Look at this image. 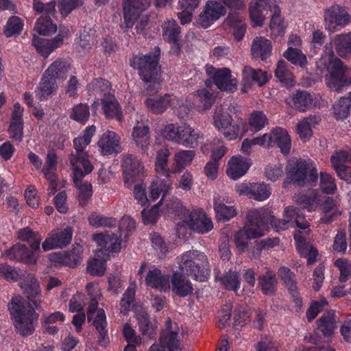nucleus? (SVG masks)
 Masks as SVG:
<instances>
[{"mask_svg": "<svg viewBox=\"0 0 351 351\" xmlns=\"http://www.w3.org/2000/svg\"><path fill=\"white\" fill-rule=\"evenodd\" d=\"M351 60V32L340 33L333 36L329 43L324 46L323 54L318 67L322 70L328 69L331 62L337 69L346 68V64L340 59Z\"/></svg>", "mask_w": 351, "mask_h": 351, "instance_id": "f257e3e1", "label": "nucleus"}, {"mask_svg": "<svg viewBox=\"0 0 351 351\" xmlns=\"http://www.w3.org/2000/svg\"><path fill=\"white\" fill-rule=\"evenodd\" d=\"M160 48L156 47L153 51L146 55H137L130 59V65L139 71L141 80L146 84L149 94H153L160 88V67L158 60Z\"/></svg>", "mask_w": 351, "mask_h": 351, "instance_id": "f03ea898", "label": "nucleus"}, {"mask_svg": "<svg viewBox=\"0 0 351 351\" xmlns=\"http://www.w3.org/2000/svg\"><path fill=\"white\" fill-rule=\"evenodd\" d=\"M8 308L17 332L24 337L31 335L35 330L38 315L29 302L16 295L12 298Z\"/></svg>", "mask_w": 351, "mask_h": 351, "instance_id": "7ed1b4c3", "label": "nucleus"}, {"mask_svg": "<svg viewBox=\"0 0 351 351\" xmlns=\"http://www.w3.org/2000/svg\"><path fill=\"white\" fill-rule=\"evenodd\" d=\"M287 178L283 182L286 187L289 182L298 186H314L318 180L316 165L311 160L290 159L285 167Z\"/></svg>", "mask_w": 351, "mask_h": 351, "instance_id": "20e7f679", "label": "nucleus"}, {"mask_svg": "<svg viewBox=\"0 0 351 351\" xmlns=\"http://www.w3.org/2000/svg\"><path fill=\"white\" fill-rule=\"evenodd\" d=\"M170 156V152L168 149H161L158 151L156 161L155 171L160 176H164V178L158 177L152 182L150 186L149 196L152 200L158 199L160 194L162 198L160 201H162L165 195L171 189L172 181L171 178L175 172H173V165L169 168L168 166V160Z\"/></svg>", "mask_w": 351, "mask_h": 351, "instance_id": "39448f33", "label": "nucleus"}, {"mask_svg": "<svg viewBox=\"0 0 351 351\" xmlns=\"http://www.w3.org/2000/svg\"><path fill=\"white\" fill-rule=\"evenodd\" d=\"M167 207L176 213L183 223L199 234H205L213 228L210 218L201 210L190 211L182 206L180 200L176 198L167 204Z\"/></svg>", "mask_w": 351, "mask_h": 351, "instance_id": "423d86ee", "label": "nucleus"}, {"mask_svg": "<svg viewBox=\"0 0 351 351\" xmlns=\"http://www.w3.org/2000/svg\"><path fill=\"white\" fill-rule=\"evenodd\" d=\"M265 213V211H258V210L247 213L248 223L243 230L238 231L234 236L235 245L240 252L245 250L251 239L259 238L265 234L266 231Z\"/></svg>", "mask_w": 351, "mask_h": 351, "instance_id": "0eeeda50", "label": "nucleus"}, {"mask_svg": "<svg viewBox=\"0 0 351 351\" xmlns=\"http://www.w3.org/2000/svg\"><path fill=\"white\" fill-rule=\"evenodd\" d=\"M213 122L214 126L228 141L237 139L239 136H243L247 131L243 120L234 122L228 110L221 106L215 107Z\"/></svg>", "mask_w": 351, "mask_h": 351, "instance_id": "6e6552de", "label": "nucleus"}, {"mask_svg": "<svg viewBox=\"0 0 351 351\" xmlns=\"http://www.w3.org/2000/svg\"><path fill=\"white\" fill-rule=\"evenodd\" d=\"M180 269L183 274L193 276L200 282L204 281L210 274L206 256L196 250L188 251L182 254Z\"/></svg>", "mask_w": 351, "mask_h": 351, "instance_id": "1a4fd4ad", "label": "nucleus"}, {"mask_svg": "<svg viewBox=\"0 0 351 351\" xmlns=\"http://www.w3.org/2000/svg\"><path fill=\"white\" fill-rule=\"evenodd\" d=\"M0 278L7 281L21 279L20 287L31 300L40 293V285L32 274H22L21 270L6 263H0Z\"/></svg>", "mask_w": 351, "mask_h": 351, "instance_id": "9d476101", "label": "nucleus"}, {"mask_svg": "<svg viewBox=\"0 0 351 351\" xmlns=\"http://www.w3.org/2000/svg\"><path fill=\"white\" fill-rule=\"evenodd\" d=\"M95 130L94 125L89 126L86 128L82 136L74 138L75 152L69 156L70 165L73 169H84L85 173H90L93 171V167L84 149L90 143Z\"/></svg>", "mask_w": 351, "mask_h": 351, "instance_id": "9b49d317", "label": "nucleus"}, {"mask_svg": "<svg viewBox=\"0 0 351 351\" xmlns=\"http://www.w3.org/2000/svg\"><path fill=\"white\" fill-rule=\"evenodd\" d=\"M34 10L38 13H42L43 15L38 19L34 27V29L40 35L49 36L55 33L57 27L51 21V17L56 14V2L51 1L44 4L40 0H34Z\"/></svg>", "mask_w": 351, "mask_h": 351, "instance_id": "f8f14e48", "label": "nucleus"}, {"mask_svg": "<svg viewBox=\"0 0 351 351\" xmlns=\"http://www.w3.org/2000/svg\"><path fill=\"white\" fill-rule=\"evenodd\" d=\"M351 23V16L345 7L333 4L324 12V25L329 33H334Z\"/></svg>", "mask_w": 351, "mask_h": 351, "instance_id": "ddd939ff", "label": "nucleus"}, {"mask_svg": "<svg viewBox=\"0 0 351 351\" xmlns=\"http://www.w3.org/2000/svg\"><path fill=\"white\" fill-rule=\"evenodd\" d=\"M145 104L149 112L156 114H162L169 107L178 108L179 113H180V111H184L185 114H187L189 111L186 106L180 104V101L177 97L171 94H165L160 97H147Z\"/></svg>", "mask_w": 351, "mask_h": 351, "instance_id": "4468645a", "label": "nucleus"}, {"mask_svg": "<svg viewBox=\"0 0 351 351\" xmlns=\"http://www.w3.org/2000/svg\"><path fill=\"white\" fill-rule=\"evenodd\" d=\"M226 12V8L219 1L208 0L202 7L196 23L202 28L207 29L225 16Z\"/></svg>", "mask_w": 351, "mask_h": 351, "instance_id": "2eb2a0df", "label": "nucleus"}, {"mask_svg": "<svg viewBox=\"0 0 351 351\" xmlns=\"http://www.w3.org/2000/svg\"><path fill=\"white\" fill-rule=\"evenodd\" d=\"M254 143L265 147L276 144L284 154H287L291 149V138L287 132L281 128H276L261 137L254 138Z\"/></svg>", "mask_w": 351, "mask_h": 351, "instance_id": "dca6fc26", "label": "nucleus"}, {"mask_svg": "<svg viewBox=\"0 0 351 351\" xmlns=\"http://www.w3.org/2000/svg\"><path fill=\"white\" fill-rule=\"evenodd\" d=\"M121 234L104 231L93 234V239L97 243V252L109 257L111 254L119 253L121 249Z\"/></svg>", "mask_w": 351, "mask_h": 351, "instance_id": "f3484780", "label": "nucleus"}, {"mask_svg": "<svg viewBox=\"0 0 351 351\" xmlns=\"http://www.w3.org/2000/svg\"><path fill=\"white\" fill-rule=\"evenodd\" d=\"M121 167L124 181L128 188L141 180L143 176L144 167L136 156L132 154L123 156Z\"/></svg>", "mask_w": 351, "mask_h": 351, "instance_id": "a211bd4d", "label": "nucleus"}, {"mask_svg": "<svg viewBox=\"0 0 351 351\" xmlns=\"http://www.w3.org/2000/svg\"><path fill=\"white\" fill-rule=\"evenodd\" d=\"M180 341L181 335L178 324L173 323L168 317L159 337L160 346L167 348L168 351H179L182 350Z\"/></svg>", "mask_w": 351, "mask_h": 351, "instance_id": "6ab92c4d", "label": "nucleus"}, {"mask_svg": "<svg viewBox=\"0 0 351 351\" xmlns=\"http://www.w3.org/2000/svg\"><path fill=\"white\" fill-rule=\"evenodd\" d=\"M207 75L213 79V82L219 89L224 91L234 92L237 88V82L231 77V72L227 68L216 70L211 65L205 66Z\"/></svg>", "mask_w": 351, "mask_h": 351, "instance_id": "aec40b11", "label": "nucleus"}, {"mask_svg": "<svg viewBox=\"0 0 351 351\" xmlns=\"http://www.w3.org/2000/svg\"><path fill=\"white\" fill-rule=\"evenodd\" d=\"M332 71L325 77L326 86L332 90L339 93L344 86L351 84V69L346 65V68L337 69L334 62H331Z\"/></svg>", "mask_w": 351, "mask_h": 351, "instance_id": "412c9836", "label": "nucleus"}, {"mask_svg": "<svg viewBox=\"0 0 351 351\" xmlns=\"http://www.w3.org/2000/svg\"><path fill=\"white\" fill-rule=\"evenodd\" d=\"M68 34L69 29L66 27H61L58 34L54 38L45 41L34 37L32 43L37 51L43 57L47 58L53 50L62 45L63 40L67 37Z\"/></svg>", "mask_w": 351, "mask_h": 351, "instance_id": "4be33fe9", "label": "nucleus"}, {"mask_svg": "<svg viewBox=\"0 0 351 351\" xmlns=\"http://www.w3.org/2000/svg\"><path fill=\"white\" fill-rule=\"evenodd\" d=\"M73 228L66 226L64 230L53 231L43 243L42 247L45 252L56 248L67 246L71 241Z\"/></svg>", "mask_w": 351, "mask_h": 351, "instance_id": "5701e85b", "label": "nucleus"}, {"mask_svg": "<svg viewBox=\"0 0 351 351\" xmlns=\"http://www.w3.org/2000/svg\"><path fill=\"white\" fill-rule=\"evenodd\" d=\"M123 17L126 28L132 27L142 11L147 9L150 0H123Z\"/></svg>", "mask_w": 351, "mask_h": 351, "instance_id": "b1692460", "label": "nucleus"}, {"mask_svg": "<svg viewBox=\"0 0 351 351\" xmlns=\"http://www.w3.org/2000/svg\"><path fill=\"white\" fill-rule=\"evenodd\" d=\"M237 192L239 195H245L257 201H264L271 195V188L267 184L251 183L240 184L237 186Z\"/></svg>", "mask_w": 351, "mask_h": 351, "instance_id": "393cba45", "label": "nucleus"}, {"mask_svg": "<svg viewBox=\"0 0 351 351\" xmlns=\"http://www.w3.org/2000/svg\"><path fill=\"white\" fill-rule=\"evenodd\" d=\"M340 202L339 196L325 198L320 204V209L324 213V215L319 219L320 223H330L341 215Z\"/></svg>", "mask_w": 351, "mask_h": 351, "instance_id": "a878e982", "label": "nucleus"}, {"mask_svg": "<svg viewBox=\"0 0 351 351\" xmlns=\"http://www.w3.org/2000/svg\"><path fill=\"white\" fill-rule=\"evenodd\" d=\"M145 282L147 287L160 291L167 292L171 289L169 276L162 274L161 271L156 267L148 270Z\"/></svg>", "mask_w": 351, "mask_h": 351, "instance_id": "bb28decb", "label": "nucleus"}, {"mask_svg": "<svg viewBox=\"0 0 351 351\" xmlns=\"http://www.w3.org/2000/svg\"><path fill=\"white\" fill-rule=\"evenodd\" d=\"M98 146L102 155H111L120 152V137L112 131L104 132L98 141Z\"/></svg>", "mask_w": 351, "mask_h": 351, "instance_id": "cd10ccee", "label": "nucleus"}, {"mask_svg": "<svg viewBox=\"0 0 351 351\" xmlns=\"http://www.w3.org/2000/svg\"><path fill=\"white\" fill-rule=\"evenodd\" d=\"M73 170V182L75 186L80 191L79 193V203L81 206H84L87 204L88 199L92 196V185L88 182H82V178L89 173H85L84 169H77Z\"/></svg>", "mask_w": 351, "mask_h": 351, "instance_id": "c85d7f7f", "label": "nucleus"}, {"mask_svg": "<svg viewBox=\"0 0 351 351\" xmlns=\"http://www.w3.org/2000/svg\"><path fill=\"white\" fill-rule=\"evenodd\" d=\"M271 3L272 0H256L251 3L249 8L250 16L255 25H263L267 13V7L271 8Z\"/></svg>", "mask_w": 351, "mask_h": 351, "instance_id": "c756f323", "label": "nucleus"}, {"mask_svg": "<svg viewBox=\"0 0 351 351\" xmlns=\"http://www.w3.org/2000/svg\"><path fill=\"white\" fill-rule=\"evenodd\" d=\"M250 166L247 160L241 156H233L228 162L226 173L232 180H237L245 174Z\"/></svg>", "mask_w": 351, "mask_h": 351, "instance_id": "7c9ffc66", "label": "nucleus"}, {"mask_svg": "<svg viewBox=\"0 0 351 351\" xmlns=\"http://www.w3.org/2000/svg\"><path fill=\"white\" fill-rule=\"evenodd\" d=\"M171 283L173 292L178 296L186 297L193 293V288L191 282L182 271L173 274Z\"/></svg>", "mask_w": 351, "mask_h": 351, "instance_id": "2f4dec72", "label": "nucleus"}, {"mask_svg": "<svg viewBox=\"0 0 351 351\" xmlns=\"http://www.w3.org/2000/svg\"><path fill=\"white\" fill-rule=\"evenodd\" d=\"M278 275L289 291L296 304L301 303V298L296 286L295 276L288 267L282 266L278 269Z\"/></svg>", "mask_w": 351, "mask_h": 351, "instance_id": "473e14b6", "label": "nucleus"}, {"mask_svg": "<svg viewBox=\"0 0 351 351\" xmlns=\"http://www.w3.org/2000/svg\"><path fill=\"white\" fill-rule=\"evenodd\" d=\"M321 121L317 115H310L303 118L297 125V132L303 142L308 141L313 136V129Z\"/></svg>", "mask_w": 351, "mask_h": 351, "instance_id": "72a5a7b5", "label": "nucleus"}, {"mask_svg": "<svg viewBox=\"0 0 351 351\" xmlns=\"http://www.w3.org/2000/svg\"><path fill=\"white\" fill-rule=\"evenodd\" d=\"M243 90L247 91L251 87V81L256 82L259 86H263L268 80L267 74L261 69H254L250 66H245L243 70Z\"/></svg>", "mask_w": 351, "mask_h": 351, "instance_id": "f704fd0d", "label": "nucleus"}, {"mask_svg": "<svg viewBox=\"0 0 351 351\" xmlns=\"http://www.w3.org/2000/svg\"><path fill=\"white\" fill-rule=\"evenodd\" d=\"M71 69V64L66 60L58 58L53 62L45 71L46 77L53 78V80H65L69 71Z\"/></svg>", "mask_w": 351, "mask_h": 351, "instance_id": "c9c22d12", "label": "nucleus"}, {"mask_svg": "<svg viewBox=\"0 0 351 351\" xmlns=\"http://www.w3.org/2000/svg\"><path fill=\"white\" fill-rule=\"evenodd\" d=\"M271 48L270 40L264 37H256L252 44V55L255 59L265 60L270 56Z\"/></svg>", "mask_w": 351, "mask_h": 351, "instance_id": "e433bc0d", "label": "nucleus"}, {"mask_svg": "<svg viewBox=\"0 0 351 351\" xmlns=\"http://www.w3.org/2000/svg\"><path fill=\"white\" fill-rule=\"evenodd\" d=\"M195 156L193 150H180L173 157V172L175 174L181 173L186 167L191 165Z\"/></svg>", "mask_w": 351, "mask_h": 351, "instance_id": "4c0bfd02", "label": "nucleus"}, {"mask_svg": "<svg viewBox=\"0 0 351 351\" xmlns=\"http://www.w3.org/2000/svg\"><path fill=\"white\" fill-rule=\"evenodd\" d=\"M10 260L23 262L25 263H34L35 258L33 252H29L27 247L22 244H16L6 252Z\"/></svg>", "mask_w": 351, "mask_h": 351, "instance_id": "58836bf2", "label": "nucleus"}, {"mask_svg": "<svg viewBox=\"0 0 351 351\" xmlns=\"http://www.w3.org/2000/svg\"><path fill=\"white\" fill-rule=\"evenodd\" d=\"M258 286L265 295H272L276 290L278 280L276 273L269 268H265V272L258 277Z\"/></svg>", "mask_w": 351, "mask_h": 351, "instance_id": "ea45409f", "label": "nucleus"}, {"mask_svg": "<svg viewBox=\"0 0 351 351\" xmlns=\"http://www.w3.org/2000/svg\"><path fill=\"white\" fill-rule=\"evenodd\" d=\"M292 107L304 112L311 108L313 104V96L306 90H296L291 96Z\"/></svg>", "mask_w": 351, "mask_h": 351, "instance_id": "a19ab883", "label": "nucleus"}, {"mask_svg": "<svg viewBox=\"0 0 351 351\" xmlns=\"http://www.w3.org/2000/svg\"><path fill=\"white\" fill-rule=\"evenodd\" d=\"M284 217L291 223V226L296 224L297 227L301 230L308 229L309 224L305 220L302 210L293 206H289L285 208Z\"/></svg>", "mask_w": 351, "mask_h": 351, "instance_id": "79ce46f5", "label": "nucleus"}, {"mask_svg": "<svg viewBox=\"0 0 351 351\" xmlns=\"http://www.w3.org/2000/svg\"><path fill=\"white\" fill-rule=\"evenodd\" d=\"M101 103L106 118L121 120L119 104L114 95L105 94L101 99Z\"/></svg>", "mask_w": 351, "mask_h": 351, "instance_id": "37998d69", "label": "nucleus"}, {"mask_svg": "<svg viewBox=\"0 0 351 351\" xmlns=\"http://www.w3.org/2000/svg\"><path fill=\"white\" fill-rule=\"evenodd\" d=\"M91 321H93V324L99 332V345L106 346L108 343V337L107 330H106L107 322L104 311L103 309H98Z\"/></svg>", "mask_w": 351, "mask_h": 351, "instance_id": "c03bdc74", "label": "nucleus"}, {"mask_svg": "<svg viewBox=\"0 0 351 351\" xmlns=\"http://www.w3.org/2000/svg\"><path fill=\"white\" fill-rule=\"evenodd\" d=\"M56 82L53 80V78L49 76L46 77V74L44 73L41 82L37 88L36 97L40 101L47 99L56 92Z\"/></svg>", "mask_w": 351, "mask_h": 351, "instance_id": "a18cd8bd", "label": "nucleus"}, {"mask_svg": "<svg viewBox=\"0 0 351 351\" xmlns=\"http://www.w3.org/2000/svg\"><path fill=\"white\" fill-rule=\"evenodd\" d=\"M201 134L190 125H182L178 139V144L186 147L194 148L197 145Z\"/></svg>", "mask_w": 351, "mask_h": 351, "instance_id": "49530a36", "label": "nucleus"}, {"mask_svg": "<svg viewBox=\"0 0 351 351\" xmlns=\"http://www.w3.org/2000/svg\"><path fill=\"white\" fill-rule=\"evenodd\" d=\"M194 101L199 110L205 111L211 108L215 101V97L213 93L202 88L196 91L194 95Z\"/></svg>", "mask_w": 351, "mask_h": 351, "instance_id": "de8ad7c7", "label": "nucleus"}, {"mask_svg": "<svg viewBox=\"0 0 351 351\" xmlns=\"http://www.w3.org/2000/svg\"><path fill=\"white\" fill-rule=\"evenodd\" d=\"M132 138L137 146L146 152L149 144V128L147 125H136L134 127Z\"/></svg>", "mask_w": 351, "mask_h": 351, "instance_id": "09e8293b", "label": "nucleus"}, {"mask_svg": "<svg viewBox=\"0 0 351 351\" xmlns=\"http://www.w3.org/2000/svg\"><path fill=\"white\" fill-rule=\"evenodd\" d=\"M101 253L96 252L95 258L90 260L86 268L87 272L91 276H102L106 271V261L108 257L101 256Z\"/></svg>", "mask_w": 351, "mask_h": 351, "instance_id": "8fccbe9b", "label": "nucleus"}, {"mask_svg": "<svg viewBox=\"0 0 351 351\" xmlns=\"http://www.w3.org/2000/svg\"><path fill=\"white\" fill-rule=\"evenodd\" d=\"M162 28L164 39L176 44L179 39L180 34V29L176 21L173 19H168L164 22Z\"/></svg>", "mask_w": 351, "mask_h": 351, "instance_id": "3c124183", "label": "nucleus"}, {"mask_svg": "<svg viewBox=\"0 0 351 351\" xmlns=\"http://www.w3.org/2000/svg\"><path fill=\"white\" fill-rule=\"evenodd\" d=\"M351 109V91L348 96L343 97L333 106L334 115L337 119H344L348 117Z\"/></svg>", "mask_w": 351, "mask_h": 351, "instance_id": "603ef678", "label": "nucleus"}, {"mask_svg": "<svg viewBox=\"0 0 351 351\" xmlns=\"http://www.w3.org/2000/svg\"><path fill=\"white\" fill-rule=\"evenodd\" d=\"M288 64L284 60L278 62L275 70L276 77L287 86H292L294 82V76L288 68Z\"/></svg>", "mask_w": 351, "mask_h": 351, "instance_id": "864d4df0", "label": "nucleus"}, {"mask_svg": "<svg viewBox=\"0 0 351 351\" xmlns=\"http://www.w3.org/2000/svg\"><path fill=\"white\" fill-rule=\"evenodd\" d=\"M18 238L23 241L29 243L32 250H39L42 238L36 234L29 227L21 229L18 232Z\"/></svg>", "mask_w": 351, "mask_h": 351, "instance_id": "5fc2aeb1", "label": "nucleus"}, {"mask_svg": "<svg viewBox=\"0 0 351 351\" xmlns=\"http://www.w3.org/2000/svg\"><path fill=\"white\" fill-rule=\"evenodd\" d=\"M221 282L226 289L237 293L240 288V274L236 271L230 269L223 275L221 278Z\"/></svg>", "mask_w": 351, "mask_h": 351, "instance_id": "6e6d98bb", "label": "nucleus"}, {"mask_svg": "<svg viewBox=\"0 0 351 351\" xmlns=\"http://www.w3.org/2000/svg\"><path fill=\"white\" fill-rule=\"evenodd\" d=\"M90 226L96 228L100 227H113L117 223L114 218L106 217L96 213H91L88 217Z\"/></svg>", "mask_w": 351, "mask_h": 351, "instance_id": "4d7b16f0", "label": "nucleus"}, {"mask_svg": "<svg viewBox=\"0 0 351 351\" xmlns=\"http://www.w3.org/2000/svg\"><path fill=\"white\" fill-rule=\"evenodd\" d=\"M57 168V156L54 150L47 152L45 164L43 168V173L47 179H53L56 176Z\"/></svg>", "mask_w": 351, "mask_h": 351, "instance_id": "13d9d810", "label": "nucleus"}, {"mask_svg": "<svg viewBox=\"0 0 351 351\" xmlns=\"http://www.w3.org/2000/svg\"><path fill=\"white\" fill-rule=\"evenodd\" d=\"M335 328V319L333 313H327L318 320V329L325 336L331 335Z\"/></svg>", "mask_w": 351, "mask_h": 351, "instance_id": "bf43d9fd", "label": "nucleus"}, {"mask_svg": "<svg viewBox=\"0 0 351 351\" xmlns=\"http://www.w3.org/2000/svg\"><path fill=\"white\" fill-rule=\"evenodd\" d=\"M214 208L218 220L226 221L236 215V210L233 206H226L222 203L215 202Z\"/></svg>", "mask_w": 351, "mask_h": 351, "instance_id": "052dcab7", "label": "nucleus"}, {"mask_svg": "<svg viewBox=\"0 0 351 351\" xmlns=\"http://www.w3.org/2000/svg\"><path fill=\"white\" fill-rule=\"evenodd\" d=\"M82 252L81 246L75 247L71 251L62 255V262L69 267H73L81 262Z\"/></svg>", "mask_w": 351, "mask_h": 351, "instance_id": "680f3d73", "label": "nucleus"}, {"mask_svg": "<svg viewBox=\"0 0 351 351\" xmlns=\"http://www.w3.org/2000/svg\"><path fill=\"white\" fill-rule=\"evenodd\" d=\"M302 231H298L295 235L294 239L296 243V247L298 252L301 256L306 257L308 253L313 247V245L306 241L304 234H308L309 230H302Z\"/></svg>", "mask_w": 351, "mask_h": 351, "instance_id": "e2e57ef3", "label": "nucleus"}, {"mask_svg": "<svg viewBox=\"0 0 351 351\" xmlns=\"http://www.w3.org/2000/svg\"><path fill=\"white\" fill-rule=\"evenodd\" d=\"M90 116L89 107L86 104H78L73 106L70 117L84 124Z\"/></svg>", "mask_w": 351, "mask_h": 351, "instance_id": "0e129e2a", "label": "nucleus"}, {"mask_svg": "<svg viewBox=\"0 0 351 351\" xmlns=\"http://www.w3.org/2000/svg\"><path fill=\"white\" fill-rule=\"evenodd\" d=\"M23 27V21L19 16H12L8 21L4 27L3 32L7 37H10L20 34Z\"/></svg>", "mask_w": 351, "mask_h": 351, "instance_id": "69168bd1", "label": "nucleus"}, {"mask_svg": "<svg viewBox=\"0 0 351 351\" xmlns=\"http://www.w3.org/2000/svg\"><path fill=\"white\" fill-rule=\"evenodd\" d=\"M284 57L292 64L300 65V66H304L307 62L305 55L300 49L292 47H289L284 53Z\"/></svg>", "mask_w": 351, "mask_h": 351, "instance_id": "338daca9", "label": "nucleus"}, {"mask_svg": "<svg viewBox=\"0 0 351 351\" xmlns=\"http://www.w3.org/2000/svg\"><path fill=\"white\" fill-rule=\"evenodd\" d=\"M320 189L326 194H333L337 190L335 178L326 172L320 173Z\"/></svg>", "mask_w": 351, "mask_h": 351, "instance_id": "774afa93", "label": "nucleus"}]
</instances>
